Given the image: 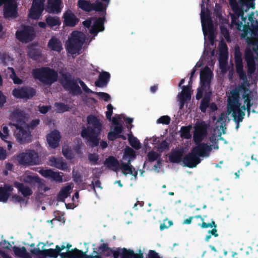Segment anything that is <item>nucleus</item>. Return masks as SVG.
Listing matches in <instances>:
<instances>
[{"label":"nucleus","instance_id":"obj_1","mask_svg":"<svg viewBox=\"0 0 258 258\" xmlns=\"http://www.w3.org/2000/svg\"><path fill=\"white\" fill-rule=\"evenodd\" d=\"M88 125L83 126L81 132V136L87 141V144L94 148L100 146L102 149L108 146L106 141L102 140L100 142V135L102 132L103 125L100 119L94 115H89L87 117Z\"/></svg>","mask_w":258,"mask_h":258},{"label":"nucleus","instance_id":"obj_6","mask_svg":"<svg viewBox=\"0 0 258 258\" xmlns=\"http://www.w3.org/2000/svg\"><path fill=\"white\" fill-rule=\"evenodd\" d=\"M84 38L83 33L74 31L72 33L71 37L66 43V49L68 53L75 54L78 53L82 49Z\"/></svg>","mask_w":258,"mask_h":258},{"label":"nucleus","instance_id":"obj_64","mask_svg":"<svg viewBox=\"0 0 258 258\" xmlns=\"http://www.w3.org/2000/svg\"><path fill=\"white\" fill-rule=\"evenodd\" d=\"M169 144L166 141H163L161 143H160L158 145V150L159 151H163L164 150L167 149L169 148Z\"/></svg>","mask_w":258,"mask_h":258},{"label":"nucleus","instance_id":"obj_44","mask_svg":"<svg viewBox=\"0 0 258 258\" xmlns=\"http://www.w3.org/2000/svg\"><path fill=\"white\" fill-rule=\"evenodd\" d=\"M106 16H102V17H98L94 21L93 26L100 29V31H103L104 30V24L106 20Z\"/></svg>","mask_w":258,"mask_h":258},{"label":"nucleus","instance_id":"obj_31","mask_svg":"<svg viewBox=\"0 0 258 258\" xmlns=\"http://www.w3.org/2000/svg\"><path fill=\"white\" fill-rule=\"evenodd\" d=\"M110 78V75L108 72H102L100 74L98 79L95 82V86L98 87L105 86L109 81Z\"/></svg>","mask_w":258,"mask_h":258},{"label":"nucleus","instance_id":"obj_15","mask_svg":"<svg viewBox=\"0 0 258 258\" xmlns=\"http://www.w3.org/2000/svg\"><path fill=\"white\" fill-rule=\"evenodd\" d=\"M17 4L14 0H9L4 6V17L6 19L17 17Z\"/></svg>","mask_w":258,"mask_h":258},{"label":"nucleus","instance_id":"obj_42","mask_svg":"<svg viewBox=\"0 0 258 258\" xmlns=\"http://www.w3.org/2000/svg\"><path fill=\"white\" fill-rule=\"evenodd\" d=\"M226 48V51L224 52L221 51L220 52V67L222 70H224L226 68L227 64V47L226 45H225Z\"/></svg>","mask_w":258,"mask_h":258},{"label":"nucleus","instance_id":"obj_25","mask_svg":"<svg viewBox=\"0 0 258 258\" xmlns=\"http://www.w3.org/2000/svg\"><path fill=\"white\" fill-rule=\"evenodd\" d=\"M104 164L109 169L115 172L119 169L120 166L118 160L113 156L107 158L104 162Z\"/></svg>","mask_w":258,"mask_h":258},{"label":"nucleus","instance_id":"obj_45","mask_svg":"<svg viewBox=\"0 0 258 258\" xmlns=\"http://www.w3.org/2000/svg\"><path fill=\"white\" fill-rule=\"evenodd\" d=\"M55 110L57 113H61L68 111L70 109L69 105L62 102H55L54 103Z\"/></svg>","mask_w":258,"mask_h":258},{"label":"nucleus","instance_id":"obj_47","mask_svg":"<svg viewBox=\"0 0 258 258\" xmlns=\"http://www.w3.org/2000/svg\"><path fill=\"white\" fill-rule=\"evenodd\" d=\"M47 24L51 27L59 26L61 24L60 20L57 17L48 16L46 18Z\"/></svg>","mask_w":258,"mask_h":258},{"label":"nucleus","instance_id":"obj_10","mask_svg":"<svg viewBox=\"0 0 258 258\" xmlns=\"http://www.w3.org/2000/svg\"><path fill=\"white\" fill-rule=\"evenodd\" d=\"M234 55L236 73L240 79L246 80L247 77L243 70L242 53L238 45L235 46Z\"/></svg>","mask_w":258,"mask_h":258},{"label":"nucleus","instance_id":"obj_24","mask_svg":"<svg viewBox=\"0 0 258 258\" xmlns=\"http://www.w3.org/2000/svg\"><path fill=\"white\" fill-rule=\"evenodd\" d=\"M40 174L45 178H50L57 182H62V175L58 172L53 171L51 169H43L40 172Z\"/></svg>","mask_w":258,"mask_h":258},{"label":"nucleus","instance_id":"obj_48","mask_svg":"<svg viewBox=\"0 0 258 258\" xmlns=\"http://www.w3.org/2000/svg\"><path fill=\"white\" fill-rule=\"evenodd\" d=\"M59 255V253L55 247L54 249H44V257H49L51 258H57Z\"/></svg>","mask_w":258,"mask_h":258},{"label":"nucleus","instance_id":"obj_20","mask_svg":"<svg viewBox=\"0 0 258 258\" xmlns=\"http://www.w3.org/2000/svg\"><path fill=\"white\" fill-rule=\"evenodd\" d=\"M240 104L235 105V107H232L231 106L227 107V110L229 113H232V116L233 118V120L236 123L242 122L245 112L240 108Z\"/></svg>","mask_w":258,"mask_h":258},{"label":"nucleus","instance_id":"obj_29","mask_svg":"<svg viewBox=\"0 0 258 258\" xmlns=\"http://www.w3.org/2000/svg\"><path fill=\"white\" fill-rule=\"evenodd\" d=\"M61 0H48L47 10L51 13H58L60 12Z\"/></svg>","mask_w":258,"mask_h":258},{"label":"nucleus","instance_id":"obj_34","mask_svg":"<svg viewBox=\"0 0 258 258\" xmlns=\"http://www.w3.org/2000/svg\"><path fill=\"white\" fill-rule=\"evenodd\" d=\"M182 91L180 94V100L181 102L180 108H181L184 102L191 97L190 87L188 86H183L182 87Z\"/></svg>","mask_w":258,"mask_h":258},{"label":"nucleus","instance_id":"obj_40","mask_svg":"<svg viewBox=\"0 0 258 258\" xmlns=\"http://www.w3.org/2000/svg\"><path fill=\"white\" fill-rule=\"evenodd\" d=\"M78 7L82 10L90 12L92 11L93 3L86 0H79L78 3Z\"/></svg>","mask_w":258,"mask_h":258},{"label":"nucleus","instance_id":"obj_43","mask_svg":"<svg viewBox=\"0 0 258 258\" xmlns=\"http://www.w3.org/2000/svg\"><path fill=\"white\" fill-rule=\"evenodd\" d=\"M86 253L82 250L75 248L70 250L69 258H85Z\"/></svg>","mask_w":258,"mask_h":258},{"label":"nucleus","instance_id":"obj_52","mask_svg":"<svg viewBox=\"0 0 258 258\" xmlns=\"http://www.w3.org/2000/svg\"><path fill=\"white\" fill-rule=\"evenodd\" d=\"M134 251L131 249H127L125 248L122 249L121 257L120 258H133Z\"/></svg>","mask_w":258,"mask_h":258},{"label":"nucleus","instance_id":"obj_35","mask_svg":"<svg viewBox=\"0 0 258 258\" xmlns=\"http://www.w3.org/2000/svg\"><path fill=\"white\" fill-rule=\"evenodd\" d=\"M123 127L121 126H114L107 135V138L109 141H114L118 139L119 134L122 133Z\"/></svg>","mask_w":258,"mask_h":258},{"label":"nucleus","instance_id":"obj_26","mask_svg":"<svg viewBox=\"0 0 258 258\" xmlns=\"http://www.w3.org/2000/svg\"><path fill=\"white\" fill-rule=\"evenodd\" d=\"M49 162L51 166L60 170H66L68 168L67 162L62 157H51L49 159Z\"/></svg>","mask_w":258,"mask_h":258},{"label":"nucleus","instance_id":"obj_27","mask_svg":"<svg viewBox=\"0 0 258 258\" xmlns=\"http://www.w3.org/2000/svg\"><path fill=\"white\" fill-rule=\"evenodd\" d=\"M183 151L181 149L172 150L169 154L168 158L171 163H178L183 160Z\"/></svg>","mask_w":258,"mask_h":258},{"label":"nucleus","instance_id":"obj_19","mask_svg":"<svg viewBox=\"0 0 258 258\" xmlns=\"http://www.w3.org/2000/svg\"><path fill=\"white\" fill-rule=\"evenodd\" d=\"M212 77V72L210 69L208 67H206L200 73L201 86L209 89L210 87Z\"/></svg>","mask_w":258,"mask_h":258},{"label":"nucleus","instance_id":"obj_36","mask_svg":"<svg viewBox=\"0 0 258 258\" xmlns=\"http://www.w3.org/2000/svg\"><path fill=\"white\" fill-rule=\"evenodd\" d=\"M71 187L70 185H67L62 187L57 196V200L59 202H64L65 199L68 198L70 194Z\"/></svg>","mask_w":258,"mask_h":258},{"label":"nucleus","instance_id":"obj_61","mask_svg":"<svg viewBox=\"0 0 258 258\" xmlns=\"http://www.w3.org/2000/svg\"><path fill=\"white\" fill-rule=\"evenodd\" d=\"M88 159L91 162L93 163L94 165H96L99 160V155L96 153L89 154L88 155Z\"/></svg>","mask_w":258,"mask_h":258},{"label":"nucleus","instance_id":"obj_54","mask_svg":"<svg viewBox=\"0 0 258 258\" xmlns=\"http://www.w3.org/2000/svg\"><path fill=\"white\" fill-rule=\"evenodd\" d=\"M12 70V74L10 75V78L13 80V82L15 84H21L23 83L22 79L19 78L16 75L13 68H10Z\"/></svg>","mask_w":258,"mask_h":258},{"label":"nucleus","instance_id":"obj_37","mask_svg":"<svg viewBox=\"0 0 258 258\" xmlns=\"http://www.w3.org/2000/svg\"><path fill=\"white\" fill-rule=\"evenodd\" d=\"M40 122V121L39 119H35L32 120L29 124L27 123V126L24 127V130L29 134V138L27 140L23 142V144L25 143H29L31 141V135L30 130H34L38 125L39 124Z\"/></svg>","mask_w":258,"mask_h":258},{"label":"nucleus","instance_id":"obj_41","mask_svg":"<svg viewBox=\"0 0 258 258\" xmlns=\"http://www.w3.org/2000/svg\"><path fill=\"white\" fill-rule=\"evenodd\" d=\"M128 140L130 145L136 150H139L141 148L140 142L137 138L133 135L131 131L128 134Z\"/></svg>","mask_w":258,"mask_h":258},{"label":"nucleus","instance_id":"obj_17","mask_svg":"<svg viewBox=\"0 0 258 258\" xmlns=\"http://www.w3.org/2000/svg\"><path fill=\"white\" fill-rule=\"evenodd\" d=\"M191 150L199 158L208 156L209 153L212 151V147L205 143H198Z\"/></svg>","mask_w":258,"mask_h":258},{"label":"nucleus","instance_id":"obj_39","mask_svg":"<svg viewBox=\"0 0 258 258\" xmlns=\"http://www.w3.org/2000/svg\"><path fill=\"white\" fill-rule=\"evenodd\" d=\"M211 93H206L201 101L200 109L203 113H205L206 111L207 108L209 107L211 98Z\"/></svg>","mask_w":258,"mask_h":258},{"label":"nucleus","instance_id":"obj_14","mask_svg":"<svg viewBox=\"0 0 258 258\" xmlns=\"http://www.w3.org/2000/svg\"><path fill=\"white\" fill-rule=\"evenodd\" d=\"M244 59L246 62L247 72L249 75H253L256 70V63L253 52L249 48H246L244 51Z\"/></svg>","mask_w":258,"mask_h":258},{"label":"nucleus","instance_id":"obj_62","mask_svg":"<svg viewBox=\"0 0 258 258\" xmlns=\"http://www.w3.org/2000/svg\"><path fill=\"white\" fill-rule=\"evenodd\" d=\"M107 111L106 112V118L110 121L111 120V116L113 113V106L111 104H109L107 106Z\"/></svg>","mask_w":258,"mask_h":258},{"label":"nucleus","instance_id":"obj_4","mask_svg":"<svg viewBox=\"0 0 258 258\" xmlns=\"http://www.w3.org/2000/svg\"><path fill=\"white\" fill-rule=\"evenodd\" d=\"M240 6H236L231 8L234 14L231 16V22L236 25L237 28L240 30L242 26V22L239 20L240 17L242 21L245 22L246 18L244 17V12H247L250 9H254L255 0H238Z\"/></svg>","mask_w":258,"mask_h":258},{"label":"nucleus","instance_id":"obj_50","mask_svg":"<svg viewBox=\"0 0 258 258\" xmlns=\"http://www.w3.org/2000/svg\"><path fill=\"white\" fill-rule=\"evenodd\" d=\"M161 154L154 151H151L147 154L148 160L150 162H153L160 158Z\"/></svg>","mask_w":258,"mask_h":258},{"label":"nucleus","instance_id":"obj_23","mask_svg":"<svg viewBox=\"0 0 258 258\" xmlns=\"http://www.w3.org/2000/svg\"><path fill=\"white\" fill-rule=\"evenodd\" d=\"M240 87L235 88L230 91V95L228 97L227 107H235V105L240 104L239 103V92Z\"/></svg>","mask_w":258,"mask_h":258},{"label":"nucleus","instance_id":"obj_46","mask_svg":"<svg viewBox=\"0 0 258 258\" xmlns=\"http://www.w3.org/2000/svg\"><path fill=\"white\" fill-rule=\"evenodd\" d=\"M191 128V125L182 126L180 128V136L181 138L189 139L191 138V135L190 134V131Z\"/></svg>","mask_w":258,"mask_h":258},{"label":"nucleus","instance_id":"obj_57","mask_svg":"<svg viewBox=\"0 0 258 258\" xmlns=\"http://www.w3.org/2000/svg\"><path fill=\"white\" fill-rule=\"evenodd\" d=\"M63 155L68 159H72L73 158V153L71 149L69 147L63 148L62 150Z\"/></svg>","mask_w":258,"mask_h":258},{"label":"nucleus","instance_id":"obj_18","mask_svg":"<svg viewBox=\"0 0 258 258\" xmlns=\"http://www.w3.org/2000/svg\"><path fill=\"white\" fill-rule=\"evenodd\" d=\"M201 161V159L191 151L184 156L182 160L184 165L190 168L196 167Z\"/></svg>","mask_w":258,"mask_h":258},{"label":"nucleus","instance_id":"obj_5","mask_svg":"<svg viewBox=\"0 0 258 258\" xmlns=\"http://www.w3.org/2000/svg\"><path fill=\"white\" fill-rule=\"evenodd\" d=\"M33 76L45 85H51L58 80L57 71L49 67H42L33 70Z\"/></svg>","mask_w":258,"mask_h":258},{"label":"nucleus","instance_id":"obj_58","mask_svg":"<svg viewBox=\"0 0 258 258\" xmlns=\"http://www.w3.org/2000/svg\"><path fill=\"white\" fill-rule=\"evenodd\" d=\"M111 249L108 246L107 243L101 244L99 247V250L100 253L103 254L105 256L106 253H109V250Z\"/></svg>","mask_w":258,"mask_h":258},{"label":"nucleus","instance_id":"obj_3","mask_svg":"<svg viewBox=\"0 0 258 258\" xmlns=\"http://www.w3.org/2000/svg\"><path fill=\"white\" fill-rule=\"evenodd\" d=\"M10 119L14 122L13 125L16 129L14 135L17 141L20 144H23V142L28 139L29 135L24 130V127L27 126V123L25 120V112L19 109H14L10 115Z\"/></svg>","mask_w":258,"mask_h":258},{"label":"nucleus","instance_id":"obj_59","mask_svg":"<svg viewBox=\"0 0 258 258\" xmlns=\"http://www.w3.org/2000/svg\"><path fill=\"white\" fill-rule=\"evenodd\" d=\"M170 117L168 115H164L161 116L157 119V122L158 123H162L164 124H169L170 122Z\"/></svg>","mask_w":258,"mask_h":258},{"label":"nucleus","instance_id":"obj_21","mask_svg":"<svg viewBox=\"0 0 258 258\" xmlns=\"http://www.w3.org/2000/svg\"><path fill=\"white\" fill-rule=\"evenodd\" d=\"M109 1L110 0H96L93 3L92 11L99 13L101 16H106Z\"/></svg>","mask_w":258,"mask_h":258},{"label":"nucleus","instance_id":"obj_51","mask_svg":"<svg viewBox=\"0 0 258 258\" xmlns=\"http://www.w3.org/2000/svg\"><path fill=\"white\" fill-rule=\"evenodd\" d=\"M41 54L40 51L36 48L31 49L28 52L29 57L35 60L38 59L41 56Z\"/></svg>","mask_w":258,"mask_h":258},{"label":"nucleus","instance_id":"obj_53","mask_svg":"<svg viewBox=\"0 0 258 258\" xmlns=\"http://www.w3.org/2000/svg\"><path fill=\"white\" fill-rule=\"evenodd\" d=\"M220 31H221V34L225 38L226 40L228 42H231L229 32V30H228V29L224 26H220Z\"/></svg>","mask_w":258,"mask_h":258},{"label":"nucleus","instance_id":"obj_22","mask_svg":"<svg viewBox=\"0 0 258 258\" xmlns=\"http://www.w3.org/2000/svg\"><path fill=\"white\" fill-rule=\"evenodd\" d=\"M60 138L59 131L54 130L47 135L46 139L49 146L52 149H55L59 146Z\"/></svg>","mask_w":258,"mask_h":258},{"label":"nucleus","instance_id":"obj_56","mask_svg":"<svg viewBox=\"0 0 258 258\" xmlns=\"http://www.w3.org/2000/svg\"><path fill=\"white\" fill-rule=\"evenodd\" d=\"M95 94L97 95L99 97L100 99H102L104 100L106 102L109 101L111 99L110 96L107 93L105 92H94Z\"/></svg>","mask_w":258,"mask_h":258},{"label":"nucleus","instance_id":"obj_9","mask_svg":"<svg viewBox=\"0 0 258 258\" xmlns=\"http://www.w3.org/2000/svg\"><path fill=\"white\" fill-rule=\"evenodd\" d=\"M36 94V89L28 86L19 87L12 91V94L16 98L26 100L31 99Z\"/></svg>","mask_w":258,"mask_h":258},{"label":"nucleus","instance_id":"obj_28","mask_svg":"<svg viewBox=\"0 0 258 258\" xmlns=\"http://www.w3.org/2000/svg\"><path fill=\"white\" fill-rule=\"evenodd\" d=\"M13 190L12 186L5 184L3 187H0V202L6 203L9 198L11 192Z\"/></svg>","mask_w":258,"mask_h":258},{"label":"nucleus","instance_id":"obj_63","mask_svg":"<svg viewBox=\"0 0 258 258\" xmlns=\"http://www.w3.org/2000/svg\"><path fill=\"white\" fill-rule=\"evenodd\" d=\"M30 252L33 255L44 257V249L41 250L39 248H34L31 249Z\"/></svg>","mask_w":258,"mask_h":258},{"label":"nucleus","instance_id":"obj_49","mask_svg":"<svg viewBox=\"0 0 258 258\" xmlns=\"http://www.w3.org/2000/svg\"><path fill=\"white\" fill-rule=\"evenodd\" d=\"M136 157L135 151L131 147H126L125 148L123 159L125 160L126 158L135 159Z\"/></svg>","mask_w":258,"mask_h":258},{"label":"nucleus","instance_id":"obj_16","mask_svg":"<svg viewBox=\"0 0 258 258\" xmlns=\"http://www.w3.org/2000/svg\"><path fill=\"white\" fill-rule=\"evenodd\" d=\"M62 19L63 25L66 27H75L79 22V19L70 9H68L64 12Z\"/></svg>","mask_w":258,"mask_h":258},{"label":"nucleus","instance_id":"obj_2","mask_svg":"<svg viewBox=\"0 0 258 258\" xmlns=\"http://www.w3.org/2000/svg\"><path fill=\"white\" fill-rule=\"evenodd\" d=\"M61 76V78L59 80L60 84L65 90L69 91L72 95H80L82 92L81 88L77 84V81H78L79 83L85 93L88 94L94 93V92L90 89L82 80L80 78H77L75 80L70 73H62Z\"/></svg>","mask_w":258,"mask_h":258},{"label":"nucleus","instance_id":"obj_30","mask_svg":"<svg viewBox=\"0 0 258 258\" xmlns=\"http://www.w3.org/2000/svg\"><path fill=\"white\" fill-rule=\"evenodd\" d=\"M48 47L51 50L60 52L62 49V44L60 40L53 36L49 40Z\"/></svg>","mask_w":258,"mask_h":258},{"label":"nucleus","instance_id":"obj_38","mask_svg":"<svg viewBox=\"0 0 258 258\" xmlns=\"http://www.w3.org/2000/svg\"><path fill=\"white\" fill-rule=\"evenodd\" d=\"M119 169L122 170V173L125 175L129 174L132 175L135 177H137V176L138 172L133 166H128L126 164H125V163L121 162Z\"/></svg>","mask_w":258,"mask_h":258},{"label":"nucleus","instance_id":"obj_60","mask_svg":"<svg viewBox=\"0 0 258 258\" xmlns=\"http://www.w3.org/2000/svg\"><path fill=\"white\" fill-rule=\"evenodd\" d=\"M0 60L5 66H7L10 61V56L6 53H0Z\"/></svg>","mask_w":258,"mask_h":258},{"label":"nucleus","instance_id":"obj_11","mask_svg":"<svg viewBox=\"0 0 258 258\" xmlns=\"http://www.w3.org/2000/svg\"><path fill=\"white\" fill-rule=\"evenodd\" d=\"M205 7L204 4H201V22L203 27V32L206 35V27H207L210 34V39H213L214 26L210 16L207 15L204 13Z\"/></svg>","mask_w":258,"mask_h":258},{"label":"nucleus","instance_id":"obj_55","mask_svg":"<svg viewBox=\"0 0 258 258\" xmlns=\"http://www.w3.org/2000/svg\"><path fill=\"white\" fill-rule=\"evenodd\" d=\"M121 249L119 248L116 250H113L111 249L109 250V253H106L105 256L108 257L112 255L113 258H120L121 257Z\"/></svg>","mask_w":258,"mask_h":258},{"label":"nucleus","instance_id":"obj_12","mask_svg":"<svg viewBox=\"0 0 258 258\" xmlns=\"http://www.w3.org/2000/svg\"><path fill=\"white\" fill-rule=\"evenodd\" d=\"M207 134V125L205 121L197 122L195 126L193 140L196 144L201 142Z\"/></svg>","mask_w":258,"mask_h":258},{"label":"nucleus","instance_id":"obj_7","mask_svg":"<svg viewBox=\"0 0 258 258\" xmlns=\"http://www.w3.org/2000/svg\"><path fill=\"white\" fill-rule=\"evenodd\" d=\"M19 162L23 165H39L41 163L37 152L34 150H27L17 156Z\"/></svg>","mask_w":258,"mask_h":258},{"label":"nucleus","instance_id":"obj_33","mask_svg":"<svg viewBox=\"0 0 258 258\" xmlns=\"http://www.w3.org/2000/svg\"><path fill=\"white\" fill-rule=\"evenodd\" d=\"M15 255L20 258H32L31 255L27 252L25 247H19L17 246H14L12 247Z\"/></svg>","mask_w":258,"mask_h":258},{"label":"nucleus","instance_id":"obj_8","mask_svg":"<svg viewBox=\"0 0 258 258\" xmlns=\"http://www.w3.org/2000/svg\"><path fill=\"white\" fill-rule=\"evenodd\" d=\"M36 36L34 28L29 25H24L16 32V37L22 43H27L33 41Z\"/></svg>","mask_w":258,"mask_h":258},{"label":"nucleus","instance_id":"obj_32","mask_svg":"<svg viewBox=\"0 0 258 258\" xmlns=\"http://www.w3.org/2000/svg\"><path fill=\"white\" fill-rule=\"evenodd\" d=\"M14 186L18 189L19 191L21 192L24 197L30 196L33 194L32 189L29 187L25 186L22 183L15 181Z\"/></svg>","mask_w":258,"mask_h":258},{"label":"nucleus","instance_id":"obj_13","mask_svg":"<svg viewBox=\"0 0 258 258\" xmlns=\"http://www.w3.org/2000/svg\"><path fill=\"white\" fill-rule=\"evenodd\" d=\"M45 0H33L29 14L32 19H38L41 16L44 9Z\"/></svg>","mask_w":258,"mask_h":258}]
</instances>
